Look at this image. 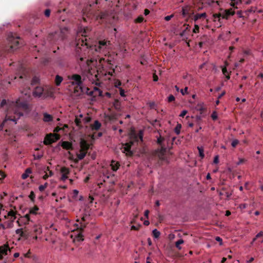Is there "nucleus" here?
Returning a JSON list of instances; mask_svg holds the SVG:
<instances>
[{"mask_svg": "<svg viewBox=\"0 0 263 263\" xmlns=\"http://www.w3.org/2000/svg\"><path fill=\"white\" fill-rule=\"evenodd\" d=\"M23 231V229H18L15 231V233L16 234H18L21 236V235L22 234Z\"/></svg>", "mask_w": 263, "mask_h": 263, "instance_id": "de8ad7c7", "label": "nucleus"}, {"mask_svg": "<svg viewBox=\"0 0 263 263\" xmlns=\"http://www.w3.org/2000/svg\"><path fill=\"white\" fill-rule=\"evenodd\" d=\"M68 79L71 81V84L74 86V93L77 96H80L84 91L83 88L84 79H82L81 76L78 74H73L69 76Z\"/></svg>", "mask_w": 263, "mask_h": 263, "instance_id": "20e7f679", "label": "nucleus"}, {"mask_svg": "<svg viewBox=\"0 0 263 263\" xmlns=\"http://www.w3.org/2000/svg\"><path fill=\"white\" fill-rule=\"evenodd\" d=\"M16 212L11 210L8 213L7 215L5 216V218H7L8 216H10L12 218L11 222H13L14 220L16 219Z\"/></svg>", "mask_w": 263, "mask_h": 263, "instance_id": "f3484780", "label": "nucleus"}, {"mask_svg": "<svg viewBox=\"0 0 263 263\" xmlns=\"http://www.w3.org/2000/svg\"><path fill=\"white\" fill-rule=\"evenodd\" d=\"M43 116V121L46 122L51 121L53 119L52 116L47 113H44Z\"/></svg>", "mask_w": 263, "mask_h": 263, "instance_id": "a211bd4d", "label": "nucleus"}, {"mask_svg": "<svg viewBox=\"0 0 263 263\" xmlns=\"http://www.w3.org/2000/svg\"><path fill=\"white\" fill-rule=\"evenodd\" d=\"M20 40V37L15 34L10 32L7 37L8 45L0 44V57L3 56L6 52H10L17 49L22 44Z\"/></svg>", "mask_w": 263, "mask_h": 263, "instance_id": "f03ea898", "label": "nucleus"}, {"mask_svg": "<svg viewBox=\"0 0 263 263\" xmlns=\"http://www.w3.org/2000/svg\"><path fill=\"white\" fill-rule=\"evenodd\" d=\"M215 239H216V241H217L218 242H220V244L221 245L222 239L220 237H218V236L216 237Z\"/></svg>", "mask_w": 263, "mask_h": 263, "instance_id": "0e129e2a", "label": "nucleus"}, {"mask_svg": "<svg viewBox=\"0 0 263 263\" xmlns=\"http://www.w3.org/2000/svg\"><path fill=\"white\" fill-rule=\"evenodd\" d=\"M222 71L223 74H224L225 76H226V74L228 73V70H227L226 67H223L222 69Z\"/></svg>", "mask_w": 263, "mask_h": 263, "instance_id": "4d7b16f0", "label": "nucleus"}, {"mask_svg": "<svg viewBox=\"0 0 263 263\" xmlns=\"http://www.w3.org/2000/svg\"><path fill=\"white\" fill-rule=\"evenodd\" d=\"M181 128V125L180 124H177L174 129L175 132L177 135H179L180 134Z\"/></svg>", "mask_w": 263, "mask_h": 263, "instance_id": "c85d7f7f", "label": "nucleus"}, {"mask_svg": "<svg viewBox=\"0 0 263 263\" xmlns=\"http://www.w3.org/2000/svg\"><path fill=\"white\" fill-rule=\"evenodd\" d=\"M85 217H83L79 224H75L77 231H73V234L71 235L73 241L75 243L77 241L80 242L84 240V236L82 235V232L86 227V224L83 222L85 221Z\"/></svg>", "mask_w": 263, "mask_h": 263, "instance_id": "39448f33", "label": "nucleus"}, {"mask_svg": "<svg viewBox=\"0 0 263 263\" xmlns=\"http://www.w3.org/2000/svg\"><path fill=\"white\" fill-rule=\"evenodd\" d=\"M183 26L185 28L184 30L180 33V35L183 38V40H186L188 39V32L190 31V26L189 25L184 24Z\"/></svg>", "mask_w": 263, "mask_h": 263, "instance_id": "9b49d317", "label": "nucleus"}, {"mask_svg": "<svg viewBox=\"0 0 263 263\" xmlns=\"http://www.w3.org/2000/svg\"><path fill=\"white\" fill-rule=\"evenodd\" d=\"M75 123L78 126H80L81 125V121L80 119L76 118L75 119Z\"/></svg>", "mask_w": 263, "mask_h": 263, "instance_id": "49530a36", "label": "nucleus"}, {"mask_svg": "<svg viewBox=\"0 0 263 263\" xmlns=\"http://www.w3.org/2000/svg\"><path fill=\"white\" fill-rule=\"evenodd\" d=\"M62 147L65 149H73L72 145L71 142L68 141H64L62 143Z\"/></svg>", "mask_w": 263, "mask_h": 263, "instance_id": "2eb2a0df", "label": "nucleus"}, {"mask_svg": "<svg viewBox=\"0 0 263 263\" xmlns=\"http://www.w3.org/2000/svg\"><path fill=\"white\" fill-rule=\"evenodd\" d=\"M24 218L26 219L27 222H25V224H28L30 221V216L29 214H27L25 215Z\"/></svg>", "mask_w": 263, "mask_h": 263, "instance_id": "8fccbe9b", "label": "nucleus"}, {"mask_svg": "<svg viewBox=\"0 0 263 263\" xmlns=\"http://www.w3.org/2000/svg\"><path fill=\"white\" fill-rule=\"evenodd\" d=\"M187 111L185 110H183L180 114V117L183 118L187 114Z\"/></svg>", "mask_w": 263, "mask_h": 263, "instance_id": "864d4df0", "label": "nucleus"}, {"mask_svg": "<svg viewBox=\"0 0 263 263\" xmlns=\"http://www.w3.org/2000/svg\"><path fill=\"white\" fill-rule=\"evenodd\" d=\"M91 5L90 4L89 6L83 10V19L84 21L87 22V19L89 20L92 17H95L96 20L101 21L102 22L108 21L109 16L108 12L106 11L95 12L91 9Z\"/></svg>", "mask_w": 263, "mask_h": 263, "instance_id": "7ed1b4c3", "label": "nucleus"}, {"mask_svg": "<svg viewBox=\"0 0 263 263\" xmlns=\"http://www.w3.org/2000/svg\"><path fill=\"white\" fill-rule=\"evenodd\" d=\"M191 7L189 6H186L182 8V15L183 17L187 16H190Z\"/></svg>", "mask_w": 263, "mask_h": 263, "instance_id": "4468645a", "label": "nucleus"}, {"mask_svg": "<svg viewBox=\"0 0 263 263\" xmlns=\"http://www.w3.org/2000/svg\"><path fill=\"white\" fill-rule=\"evenodd\" d=\"M202 120V116L201 115H197L196 117V120L197 122V124L199 126L201 124V121Z\"/></svg>", "mask_w": 263, "mask_h": 263, "instance_id": "473e14b6", "label": "nucleus"}, {"mask_svg": "<svg viewBox=\"0 0 263 263\" xmlns=\"http://www.w3.org/2000/svg\"><path fill=\"white\" fill-rule=\"evenodd\" d=\"M46 188L43 185H41L39 186V190L40 192H43L45 190Z\"/></svg>", "mask_w": 263, "mask_h": 263, "instance_id": "13d9d810", "label": "nucleus"}, {"mask_svg": "<svg viewBox=\"0 0 263 263\" xmlns=\"http://www.w3.org/2000/svg\"><path fill=\"white\" fill-rule=\"evenodd\" d=\"M5 177V174L3 172H0V180L4 178Z\"/></svg>", "mask_w": 263, "mask_h": 263, "instance_id": "e2e57ef3", "label": "nucleus"}, {"mask_svg": "<svg viewBox=\"0 0 263 263\" xmlns=\"http://www.w3.org/2000/svg\"><path fill=\"white\" fill-rule=\"evenodd\" d=\"M63 81V78L59 75L55 77V82L57 86H59Z\"/></svg>", "mask_w": 263, "mask_h": 263, "instance_id": "a878e982", "label": "nucleus"}, {"mask_svg": "<svg viewBox=\"0 0 263 263\" xmlns=\"http://www.w3.org/2000/svg\"><path fill=\"white\" fill-rule=\"evenodd\" d=\"M152 233H153V236L156 238H159L160 235V232L159 231H158L157 229H154Z\"/></svg>", "mask_w": 263, "mask_h": 263, "instance_id": "cd10ccee", "label": "nucleus"}, {"mask_svg": "<svg viewBox=\"0 0 263 263\" xmlns=\"http://www.w3.org/2000/svg\"><path fill=\"white\" fill-rule=\"evenodd\" d=\"M121 85V83L120 81H118V82H116V83H115V86L116 87H119Z\"/></svg>", "mask_w": 263, "mask_h": 263, "instance_id": "69168bd1", "label": "nucleus"}, {"mask_svg": "<svg viewBox=\"0 0 263 263\" xmlns=\"http://www.w3.org/2000/svg\"><path fill=\"white\" fill-rule=\"evenodd\" d=\"M104 120L105 122H109L111 121L110 120V117L109 116V115H105Z\"/></svg>", "mask_w": 263, "mask_h": 263, "instance_id": "c03bdc74", "label": "nucleus"}, {"mask_svg": "<svg viewBox=\"0 0 263 263\" xmlns=\"http://www.w3.org/2000/svg\"><path fill=\"white\" fill-rule=\"evenodd\" d=\"M39 82V79L36 77H34L31 81V85H34L38 83Z\"/></svg>", "mask_w": 263, "mask_h": 263, "instance_id": "72a5a7b5", "label": "nucleus"}, {"mask_svg": "<svg viewBox=\"0 0 263 263\" xmlns=\"http://www.w3.org/2000/svg\"><path fill=\"white\" fill-rule=\"evenodd\" d=\"M222 13V18L228 19L231 15H234V11L232 9L226 10Z\"/></svg>", "mask_w": 263, "mask_h": 263, "instance_id": "ddd939ff", "label": "nucleus"}, {"mask_svg": "<svg viewBox=\"0 0 263 263\" xmlns=\"http://www.w3.org/2000/svg\"><path fill=\"white\" fill-rule=\"evenodd\" d=\"M222 18V13H215L213 14V17L215 19H217L218 21H220V17Z\"/></svg>", "mask_w": 263, "mask_h": 263, "instance_id": "e433bc0d", "label": "nucleus"}, {"mask_svg": "<svg viewBox=\"0 0 263 263\" xmlns=\"http://www.w3.org/2000/svg\"><path fill=\"white\" fill-rule=\"evenodd\" d=\"M238 143H239V141L237 139H235L232 141V142L231 143V145L233 147H235L236 146V145L238 144Z\"/></svg>", "mask_w": 263, "mask_h": 263, "instance_id": "a19ab883", "label": "nucleus"}, {"mask_svg": "<svg viewBox=\"0 0 263 263\" xmlns=\"http://www.w3.org/2000/svg\"><path fill=\"white\" fill-rule=\"evenodd\" d=\"M211 118H212V119L213 120H216L218 118V117H217V113L216 111H214L212 115H211Z\"/></svg>", "mask_w": 263, "mask_h": 263, "instance_id": "79ce46f5", "label": "nucleus"}, {"mask_svg": "<svg viewBox=\"0 0 263 263\" xmlns=\"http://www.w3.org/2000/svg\"><path fill=\"white\" fill-rule=\"evenodd\" d=\"M240 0H231V3L233 4V5L234 4H237L239 2H240Z\"/></svg>", "mask_w": 263, "mask_h": 263, "instance_id": "052dcab7", "label": "nucleus"}, {"mask_svg": "<svg viewBox=\"0 0 263 263\" xmlns=\"http://www.w3.org/2000/svg\"><path fill=\"white\" fill-rule=\"evenodd\" d=\"M65 36L63 30L59 29L54 32L49 33L47 40L51 44H56L58 41L63 40Z\"/></svg>", "mask_w": 263, "mask_h": 263, "instance_id": "423d86ee", "label": "nucleus"}, {"mask_svg": "<svg viewBox=\"0 0 263 263\" xmlns=\"http://www.w3.org/2000/svg\"><path fill=\"white\" fill-rule=\"evenodd\" d=\"M166 151V148L165 146V145H161V148L159 151V156L161 158V159H163V156L165 155Z\"/></svg>", "mask_w": 263, "mask_h": 263, "instance_id": "6ab92c4d", "label": "nucleus"}, {"mask_svg": "<svg viewBox=\"0 0 263 263\" xmlns=\"http://www.w3.org/2000/svg\"><path fill=\"white\" fill-rule=\"evenodd\" d=\"M39 210L37 206L35 205L33 208H31L29 210V214H36V212Z\"/></svg>", "mask_w": 263, "mask_h": 263, "instance_id": "bb28decb", "label": "nucleus"}, {"mask_svg": "<svg viewBox=\"0 0 263 263\" xmlns=\"http://www.w3.org/2000/svg\"><path fill=\"white\" fill-rule=\"evenodd\" d=\"M89 31L88 28H84L83 31L82 32V36L83 37L81 39L79 40L77 44V49H81L80 45L83 47V48H86L87 49L90 48L92 50H95L96 52H101L104 50L107 49L108 47L110 45V42L109 41L105 40H100L98 43L94 46H90L88 44L87 42L86 36H87V32Z\"/></svg>", "mask_w": 263, "mask_h": 263, "instance_id": "f257e3e1", "label": "nucleus"}, {"mask_svg": "<svg viewBox=\"0 0 263 263\" xmlns=\"http://www.w3.org/2000/svg\"><path fill=\"white\" fill-rule=\"evenodd\" d=\"M29 236H30V233L28 231V230H27L25 228L24 230H23L22 234L21 235V237L24 238L25 239H27Z\"/></svg>", "mask_w": 263, "mask_h": 263, "instance_id": "b1692460", "label": "nucleus"}, {"mask_svg": "<svg viewBox=\"0 0 263 263\" xmlns=\"http://www.w3.org/2000/svg\"><path fill=\"white\" fill-rule=\"evenodd\" d=\"M175 98L174 96L172 95H170L168 97V102H172L174 101H175Z\"/></svg>", "mask_w": 263, "mask_h": 263, "instance_id": "37998d69", "label": "nucleus"}, {"mask_svg": "<svg viewBox=\"0 0 263 263\" xmlns=\"http://www.w3.org/2000/svg\"><path fill=\"white\" fill-rule=\"evenodd\" d=\"M61 172L63 173V174H65L67 175L69 173V171L68 168L66 167H63L61 168Z\"/></svg>", "mask_w": 263, "mask_h": 263, "instance_id": "c9c22d12", "label": "nucleus"}, {"mask_svg": "<svg viewBox=\"0 0 263 263\" xmlns=\"http://www.w3.org/2000/svg\"><path fill=\"white\" fill-rule=\"evenodd\" d=\"M101 126V123L98 120H96L92 125L91 127L92 129L98 130L100 129Z\"/></svg>", "mask_w": 263, "mask_h": 263, "instance_id": "aec40b11", "label": "nucleus"}, {"mask_svg": "<svg viewBox=\"0 0 263 263\" xmlns=\"http://www.w3.org/2000/svg\"><path fill=\"white\" fill-rule=\"evenodd\" d=\"M164 141V138L161 136H160L159 138H157V142L160 146L164 145L163 144V142Z\"/></svg>", "mask_w": 263, "mask_h": 263, "instance_id": "2f4dec72", "label": "nucleus"}, {"mask_svg": "<svg viewBox=\"0 0 263 263\" xmlns=\"http://www.w3.org/2000/svg\"><path fill=\"white\" fill-rule=\"evenodd\" d=\"M206 14L205 13H201V14H197L194 16V20L195 21L200 19V18H204L205 17Z\"/></svg>", "mask_w": 263, "mask_h": 263, "instance_id": "393cba45", "label": "nucleus"}, {"mask_svg": "<svg viewBox=\"0 0 263 263\" xmlns=\"http://www.w3.org/2000/svg\"><path fill=\"white\" fill-rule=\"evenodd\" d=\"M29 197L30 199V200H31V201H32L33 202H34V199H35V195L33 191H31L30 192V195L29 196Z\"/></svg>", "mask_w": 263, "mask_h": 263, "instance_id": "4c0bfd02", "label": "nucleus"}, {"mask_svg": "<svg viewBox=\"0 0 263 263\" xmlns=\"http://www.w3.org/2000/svg\"><path fill=\"white\" fill-rule=\"evenodd\" d=\"M59 135L50 134L45 137L44 140V144L46 145H50L59 139Z\"/></svg>", "mask_w": 263, "mask_h": 263, "instance_id": "0eeeda50", "label": "nucleus"}, {"mask_svg": "<svg viewBox=\"0 0 263 263\" xmlns=\"http://www.w3.org/2000/svg\"><path fill=\"white\" fill-rule=\"evenodd\" d=\"M196 109L200 111V115L203 113L205 109L202 104H198L196 107Z\"/></svg>", "mask_w": 263, "mask_h": 263, "instance_id": "4be33fe9", "label": "nucleus"}, {"mask_svg": "<svg viewBox=\"0 0 263 263\" xmlns=\"http://www.w3.org/2000/svg\"><path fill=\"white\" fill-rule=\"evenodd\" d=\"M10 252L11 249L8 244H5L3 246H0V260L3 259L4 255H8V252Z\"/></svg>", "mask_w": 263, "mask_h": 263, "instance_id": "1a4fd4ad", "label": "nucleus"}, {"mask_svg": "<svg viewBox=\"0 0 263 263\" xmlns=\"http://www.w3.org/2000/svg\"><path fill=\"white\" fill-rule=\"evenodd\" d=\"M31 173H32L31 169L30 168H27L26 170L25 173H24L22 175V179H25L27 178L29 176V174H31Z\"/></svg>", "mask_w": 263, "mask_h": 263, "instance_id": "412c9836", "label": "nucleus"}, {"mask_svg": "<svg viewBox=\"0 0 263 263\" xmlns=\"http://www.w3.org/2000/svg\"><path fill=\"white\" fill-rule=\"evenodd\" d=\"M43 91L44 89L42 87L36 86L34 88V90L33 91V93L35 97H40L42 96Z\"/></svg>", "mask_w": 263, "mask_h": 263, "instance_id": "f8f14e48", "label": "nucleus"}, {"mask_svg": "<svg viewBox=\"0 0 263 263\" xmlns=\"http://www.w3.org/2000/svg\"><path fill=\"white\" fill-rule=\"evenodd\" d=\"M174 16V15L173 14H171L170 15H167V16H166L165 17H164V20L166 21H168L170 20H171V19Z\"/></svg>", "mask_w": 263, "mask_h": 263, "instance_id": "603ef678", "label": "nucleus"}, {"mask_svg": "<svg viewBox=\"0 0 263 263\" xmlns=\"http://www.w3.org/2000/svg\"><path fill=\"white\" fill-rule=\"evenodd\" d=\"M67 178H68L67 175H65V174H63V175H62V179L63 180H66Z\"/></svg>", "mask_w": 263, "mask_h": 263, "instance_id": "338daca9", "label": "nucleus"}, {"mask_svg": "<svg viewBox=\"0 0 263 263\" xmlns=\"http://www.w3.org/2000/svg\"><path fill=\"white\" fill-rule=\"evenodd\" d=\"M219 161V160H218V156H216L214 158V163H217Z\"/></svg>", "mask_w": 263, "mask_h": 263, "instance_id": "680f3d73", "label": "nucleus"}, {"mask_svg": "<svg viewBox=\"0 0 263 263\" xmlns=\"http://www.w3.org/2000/svg\"><path fill=\"white\" fill-rule=\"evenodd\" d=\"M120 95L122 96V97H124L125 96V91L124 90L120 88Z\"/></svg>", "mask_w": 263, "mask_h": 263, "instance_id": "6e6d98bb", "label": "nucleus"}, {"mask_svg": "<svg viewBox=\"0 0 263 263\" xmlns=\"http://www.w3.org/2000/svg\"><path fill=\"white\" fill-rule=\"evenodd\" d=\"M262 237V240L260 241L261 242H263V232L262 231H260L259 233H258L255 236V237L253 239V242H254L256 239Z\"/></svg>", "mask_w": 263, "mask_h": 263, "instance_id": "c756f323", "label": "nucleus"}, {"mask_svg": "<svg viewBox=\"0 0 263 263\" xmlns=\"http://www.w3.org/2000/svg\"><path fill=\"white\" fill-rule=\"evenodd\" d=\"M184 242L183 240L182 239H179L176 242L175 246L178 249H180L181 247H180V245L182 244Z\"/></svg>", "mask_w": 263, "mask_h": 263, "instance_id": "f704fd0d", "label": "nucleus"}, {"mask_svg": "<svg viewBox=\"0 0 263 263\" xmlns=\"http://www.w3.org/2000/svg\"><path fill=\"white\" fill-rule=\"evenodd\" d=\"M80 146L81 151L87 152L90 147V144L84 139H81Z\"/></svg>", "mask_w": 263, "mask_h": 263, "instance_id": "9d476101", "label": "nucleus"}, {"mask_svg": "<svg viewBox=\"0 0 263 263\" xmlns=\"http://www.w3.org/2000/svg\"><path fill=\"white\" fill-rule=\"evenodd\" d=\"M110 165L111 170L113 171L116 172L119 168L120 166V164L118 162H117L115 160H112Z\"/></svg>", "mask_w": 263, "mask_h": 263, "instance_id": "dca6fc26", "label": "nucleus"}, {"mask_svg": "<svg viewBox=\"0 0 263 263\" xmlns=\"http://www.w3.org/2000/svg\"><path fill=\"white\" fill-rule=\"evenodd\" d=\"M141 226L140 225H138V226H132L131 227V230H135V231H137L139 230L140 227Z\"/></svg>", "mask_w": 263, "mask_h": 263, "instance_id": "3c124183", "label": "nucleus"}, {"mask_svg": "<svg viewBox=\"0 0 263 263\" xmlns=\"http://www.w3.org/2000/svg\"><path fill=\"white\" fill-rule=\"evenodd\" d=\"M134 142L130 141L125 144L122 146L121 148L122 152L125 153L126 156H132L133 155V152L131 151V146L133 144Z\"/></svg>", "mask_w": 263, "mask_h": 263, "instance_id": "6e6552de", "label": "nucleus"}, {"mask_svg": "<svg viewBox=\"0 0 263 263\" xmlns=\"http://www.w3.org/2000/svg\"><path fill=\"white\" fill-rule=\"evenodd\" d=\"M199 31V27L198 25H195L194 28L193 30V32L196 33L198 32Z\"/></svg>", "mask_w": 263, "mask_h": 263, "instance_id": "a18cd8bd", "label": "nucleus"}, {"mask_svg": "<svg viewBox=\"0 0 263 263\" xmlns=\"http://www.w3.org/2000/svg\"><path fill=\"white\" fill-rule=\"evenodd\" d=\"M49 177V175L46 173V174L43 176L44 180H46Z\"/></svg>", "mask_w": 263, "mask_h": 263, "instance_id": "774afa93", "label": "nucleus"}, {"mask_svg": "<svg viewBox=\"0 0 263 263\" xmlns=\"http://www.w3.org/2000/svg\"><path fill=\"white\" fill-rule=\"evenodd\" d=\"M87 152L81 151L80 150V153L77 154V157L79 160H82L85 157L87 154Z\"/></svg>", "mask_w": 263, "mask_h": 263, "instance_id": "5701e85b", "label": "nucleus"}, {"mask_svg": "<svg viewBox=\"0 0 263 263\" xmlns=\"http://www.w3.org/2000/svg\"><path fill=\"white\" fill-rule=\"evenodd\" d=\"M144 20V18L142 16H138L135 22L137 23H142Z\"/></svg>", "mask_w": 263, "mask_h": 263, "instance_id": "58836bf2", "label": "nucleus"}, {"mask_svg": "<svg viewBox=\"0 0 263 263\" xmlns=\"http://www.w3.org/2000/svg\"><path fill=\"white\" fill-rule=\"evenodd\" d=\"M198 149V151H199V156L201 158H204V151H203V149L202 147H197Z\"/></svg>", "mask_w": 263, "mask_h": 263, "instance_id": "7c9ffc66", "label": "nucleus"}, {"mask_svg": "<svg viewBox=\"0 0 263 263\" xmlns=\"http://www.w3.org/2000/svg\"><path fill=\"white\" fill-rule=\"evenodd\" d=\"M187 90H188V87H185L184 89H180V91L181 93V94L183 96H184V95L188 93Z\"/></svg>", "mask_w": 263, "mask_h": 263, "instance_id": "ea45409f", "label": "nucleus"}, {"mask_svg": "<svg viewBox=\"0 0 263 263\" xmlns=\"http://www.w3.org/2000/svg\"><path fill=\"white\" fill-rule=\"evenodd\" d=\"M44 14L46 17H49L50 14V10L49 9H46L44 12Z\"/></svg>", "mask_w": 263, "mask_h": 263, "instance_id": "09e8293b", "label": "nucleus"}, {"mask_svg": "<svg viewBox=\"0 0 263 263\" xmlns=\"http://www.w3.org/2000/svg\"><path fill=\"white\" fill-rule=\"evenodd\" d=\"M109 116L110 117V120L113 121L116 119V116L114 114L109 115Z\"/></svg>", "mask_w": 263, "mask_h": 263, "instance_id": "5fc2aeb1", "label": "nucleus"}, {"mask_svg": "<svg viewBox=\"0 0 263 263\" xmlns=\"http://www.w3.org/2000/svg\"><path fill=\"white\" fill-rule=\"evenodd\" d=\"M153 80L155 82H156L158 80V77L155 73L153 74Z\"/></svg>", "mask_w": 263, "mask_h": 263, "instance_id": "bf43d9fd", "label": "nucleus"}]
</instances>
